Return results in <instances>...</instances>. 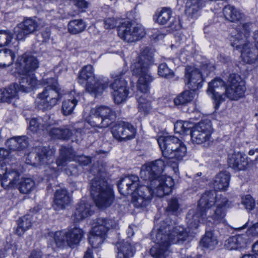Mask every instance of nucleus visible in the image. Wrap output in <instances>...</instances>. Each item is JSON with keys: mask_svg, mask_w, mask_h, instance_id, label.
<instances>
[{"mask_svg": "<svg viewBox=\"0 0 258 258\" xmlns=\"http://www.w3.org/2000/svg\"><path fill=\"white\" fill-rule=\"evenodd\" d=\"M118 35L123 41L128 43L140 40L145 35L144 28L128 21L122 23L117 28Z\"/></svg>", "mask_w": 258, "mask_h": 258, "instance_id": "13", "label": "nucleus"}, {"mask_svg": "<svg viewBox=\"0 0 258 258\" xmlns=\"http://www.w3.org/2000/svg\"><path fill=\"white\" fill-rule=\"evenodd\" d=\"M248 231L252 235L258 236V222L253 224L249 228Z\"/></svg>", "mask_w": 258, "mask_h": 258, "instance_id": "62", "label": "nucleus"}, {"mask_svg": "<svg viewBox=\"0 0 258 258\" xmlns=\"http://www.w3.org/2000/svg\"><path fill=\"white\" fill-rule=\"evenodd\" d=\"M39 64L37 58L28 53L19 56L16 62L17 69L24 74L33 73L39 67Z\"/></svg>", "mask_w": 258, "mask_h": 258, "instance_id": "20", "label": "nucleus"}, {"mask_svg": "<svg viewBox=\"0 0 258 258\" xmlns=\"http://www.w3.org/2000/svg\"><path fill=\"white\" fill-rule=\"evenodd\" d=\"M17 84L14 83L6 88L0 89V102H9L17 96Z\"/></svg>", "mask_w": 258, "mask_h": 258, "instance_id": "35", "label": "nucleus"}, {"mask_svg": "<svg viewBox=\"0 0 258 258\" xmlns=\"http://www.w3.org/2000/svg\"><path fill=\"white\" fill-rule=\"evenodd\" d=\"M185 77L189 89L195 92L203 86V79L201 72L196 68L188 66L185 69Z\"/></svg>", "mask_w": 258, "mask_h": 258, "instance_id": "22", "label": "nucleus"}, {"mask_svg": "<svg viewBox=\"0 0 258 258\" xmlns=\"http://www.w3.org/2000/svg\"><path fill=\"white\" fill-rule=\"evenodd\" d=\"M241 203L245 207L246 209L249 210H252L255 206V201L249 195L243 197L242 198Z\"/></svg>", "mask_w": 258, "mask_h": 258, "instance_id": "56", "label": "nucleus"}, {"mask_svg": "<svg viewBox=\"0 0 258 258\" xmlns=\"http://www.w3.org/2000/svg\"><path fill=\"white\" fill-rule=\"evenodd\" d=\"M32 216L26 215L20 218L17 221L18 226L15 230V233L18 236L22 235L27 230L32 226Z\"/></svg>", "mask_w": 258, "mask_h": 258, "instance_id": "37", "label": "nucleus"}, {"mask_svg": "<svg viewBox=\"0 0 258 258\" xmlns=\"http://www.w3.org/2000/svg\"><path fill=\"white\" fill-rule=\"evenodd\" d=\"M228 164L230 167L235 170H244L248 165L245 155L237 152L228 155Z\"/></svg>", "mask_w": 258, "mask_h": 258, "instance_id": "29", "label": "nucleus"}, {"mask_svg": "<svg viewBox=\"0 0 258 258\" xmlns=\"http://www.w3.org/2000/svg\"><path fill=\"white\" fill-rule=\"evenodd\" d=\"M224 197H217L216 192L215 190H209L203 194L200 200L199 201L197 207L201 209V210L207 211L210 209L213 206L216 204L217 206V201Z\"/></svg>", "mask_w": 258, "mask_h": 258, "instance_id": "26", "label": "nucleus"}, {"mask_svg": "<svg viewBox=\"0 0 258 258\" xmlns=\"http://www.w3.org/2000/svg\"><path fill=\"white\" fill-rule=\"evenodd\" d=\"M108 87L113 90L112 95L115 103H121L125 100L128 91L126 89V83L120 75H115L114 82L111 84L109 83Z\"/></svg>", "mask_w": 258, "mask_h": 258, "instance_id": "18", "label": "nucleus"}, {"mask_svg": "<svg viewBox=\"0 0 258 258\" xmlns=\"http://www.w3.org/2000/svg\"><path fill=\"white\" fill-rule=\"evenodd\" d=\"M252 23H245L239 25L235 30V32H232L230 37L231 45L236 49H239L242 46L241 55L242 58L246 63H253L256 61L258 58V50L253 47L247 42V39L249 37Z\"/></svg>", "mask_w": 258, "mask_h": 258, "instance_id": "5", "label": "nucleus"}, {"mask_svg": "<svg viewBox=\"0 0 258 258\" xmlns=\"http://www.w3.org/2000/svg\"><path fill=\"white\" fill-rule=\"evenodd\" d=\"M73 4L80 9H86L88 7V3L84 0H70Z\"/></svg>", "mask_w": 258, "mask_h": 258, "instance_id": "60", "label": "nucleus"}, {"mask_svg": "<svg viewBox=\"0 0 258 258\" xmlns=\"http://www.w3.org/2000/svg\"><path fill=\"white\" fill-rule=\"evenodd\" d=\"M13 34L9 30H0V47L8 45L11 42Z\"/></svg>", "mask_w": 258, "mask_h": 258, "instance_id": "50", "label": "nucleus"}, {"mask_svg": "<svg viewBox=\"0 0 258 258\" xmlns=\"http://www.w3.org/2000/svg\"><path fill=\"white\" fill-rule=\"evenodd\" d=\"M86 81L87 83L86 90L91 95L96 97L108 88L109 80L107 78H103L98 80L95 79L93 67L91 65L84 66L80 72L78 76V82L84 84Z\"/></svg>", "mask_w": 258, "mask_h": 258, "instance_id": "10", "label": "nucleus"}, {"mask_svg": "<svg viewBox=\"0 0 258 258\" xmlns=\"http://www.w3.org/2000/svg\"><path fill=\"white\" fill-rule=\"evenodd\" d=\"M167 218L163 221L157 229L154 239L155 245L150 249L151 255L155 258H165L168 254L171 244H180L184 241L188 233L183 228H173Z\"/></svg>", "mask_w": 258, "mask_h": 258, "instance_id": "2", "label": "nucleus"}, {"mask_svg": "<svg viewBox=\"0 0 258 258\" xmlns=\"http://www.w3.org/2000/svg\"><path fill=\"white\" fill-rule=\"evenodd\" d=\"M207 214L198 207L189 210L186 215V223L189 229H197L201 223L206 221Z\"/></svg>", "mask_w": 258, "mask_h": 258, "instance_id": "24", "label": "nucleus"}, {"mask_svg": "<svg viewBox=\"0 0 258 258\" xmlns=\"http://www.w3.org/2000/svg\"><path fill=\"white\" fill-rule=\"evenodd\" d=\"M218 244V240L212 231H206L204 236L201 241V244L208 248L214 249Z\"/></svg>", "mask_w": 258, "mask_h": 258, "instance_id": "40", "label": "nucleus"}, {"mask_svg": "<svg viewBox=\"0 0 258 258\" xmlns=\"http://www.w3.org/2000/svg\"><path fill=\"white\" fill-rule=\"evenodd\" d=\"M226 96L230 100H236L242 97L246 90L245 82L240 75L233 73L229 75Z\"/></svg>", "mask_w": 258, "mask_h": 258, "instance_id": "14", "label": "nucleus"}, {"mask_svg": "<svg viewBox=\"0 0 258 258\" xmlns=\"http://www.w3.org/2000/svg\"><path fill=\"white\" fill-rule=\"evenodd\" d=\"M157 142L164 158L181 160L186 154L185 146L177 137L161 136Z\"/></svg>", "mask_w": 258, "mask_h": 258, "instance_id": "9", "label": "nucleus"}, {"mask_svg": "<svg viewBox=\"0 0 258 258\" xmlns=\"http://www.w3.org/2000/svg\"><path fill=\"white\" fill-rule=\"evenodd\" d=\"M6 145L11 151H21L28 146V138L25 136L14 137L7 140Z\"/></svg>", "mask_w": 258, "mask_h": 258, "instance_id": "30", "label": "nucleus"}, {"mask_svg": "<svg viewBox=\"0 0 258 258\" xmlns=\"http://www.w3.org/2000/svg\"><path fill=\"white\" fill-rule=\"evenodd\" d=\"M14 35L17 41L23 40L25 39L29 33L26 32L25 28L20 26V24L17 25L14 30Z\"/></svg>", "mask_w": 258, "mask_h": 258, "instance_id": "54", "label": "nucleus"}, {"mask_svg": "<svg viewBox=\"0 0 258 258\" xmlns=\"http://www.w3.org/2000/svg\"><path fill=\"white\" fill-rule=\"evenodd\" d=\"M15 53L10 49H5L0 50V67L5 68L13 64Z\"/></svg>", "mask_w": 258, "mask_h": 258, "instance_id": "39", "label": "nucleus"}, {"mask_svg": "<svg viewBox=\"0 0 258 258\" xmlns=\"http://www.w3.org/2000/svg\"><path fill=\"white\" fill-rule=\"evenodd\" d=\"M225 19L231 22H235L242 19L243 14L235 7L227 6L223 10Z\"/></svg>", "mask_w": 258, "mask_h": 258, "instance_id": "38", "label": "nucleus"}, {"mask_svg": "<svg viewBox=\"0 0 258 258\" xmlns=\"http://www.w3.org/2000/svg\"><path fill=\"white\" fill-rule=\"evenodd\" d=\"M20 24V26L23 27L29 34L36 31L38 27V23L35 20L30 18L25 19Z\"/></svg>", "mask_w": 258, "mask_h": 258, "instance_id": "48", "label": "nucleus"}, {"mask_svg": "<svg viewBox=\"0 0 258 258\" xmlns=\"http://www.w3.org/2000/svg\"><path fill=\"white\" fill-rule=\"evenodd\" d=\"M192 123L188 121H177L174 124L175 131L180 134H187L192 130Z\"/></svg>", "mask_w": 258, "mask_h": 258, "instance_id": "46", "label": "nucleus"}, {"mask_svg": "<svg viewBox=\"0 0 258 258\" xmlns=\"http://www.w3.org/2000/svg\"><path fill=\"white\" fill-rule=\"evenodd\" d=\"M34 185V182L31 178H24L19 183L18 188L21 193L27 194L33 189Z\"/></svg>", "mask_w": 258, "mask_h": 258, "instance_id": "45", "label": "nucleus"}, {"mask_svg": "<svg viewBox=\"0 0 258 258\" xmlns=\"http://www.w3.org/2000/svg\"><path fill=\"white\" fill-rule=\"evenodd\" d=\"M53 157V153L48 148L37 146L35 148L34 152L28 155L27 162L34 165H45L52 162Z\"/></svg>", "mask_w": 258, "mask_h": 258, "instance_id": "16", "label": "nucleus"}, {"mask_svg": "<svg viewBox=\"0 0 258 258\" xmlns=\"http://www.w3.org/2000/svg\"><path fill=\"white\" fill-rule=\"evenodd\" d=\"M71 201V197L66 189H58L54 193L52 206L55 211H59L70 206Z\"/></svg>", "mask_w": 258, "mask_h": 258, "instance_id": "23", "label": "nucleus"}, {"mask_svg": "<svg viewBox=\"0 0 258 258\" xmlns=\"http://www.w3.org/2000/svg\"><path fill=\"white\" fill-rule=\"evenodd\" d=\"M164 168V161L157 159L143 166L140 172L141 178L147 181L151 188L156 189L158 197L169 194L174 185L171 177L162 174Z\"/></svg>", "mask_w": 258, "mask_h": 258, "instance_id": "3", "label": "nucleus"}, {"mask_svg": "<svg viewBox=\"0 0 258 258\" xmlns=\"http://www.w3.org/2000/svg\"><path fill=\"white\" fill-rule=\"evenodd\" d=\"M29 258H42V253L40 251L33 250L31 252Z\"/></svg>", "mask_w": 258, "mask_h": 258, "instance_id": "64", "label": "nucleus"}, {"mask_svg": "<svg viewBox=\"0 0 258 258\" xmlns=\"http://www.w3.org/2000/svg\"><path fill=\"white\" fill-rule=\"evenodd\" d=\"M226 89L225 82L219 78H216L209 83L207 92L212 94V97L216 102V108L227 97Z\"/></svg>", "mask_w": 258, "mask_h": 258, "instance_id": "17", "label": "nucleus"}, {"mask_svg": "<svg viewBox=\"0 0 258 258\" xmlns=\"http://www.w3.org/2000/svg\"><path fill=\"white\" fill-rule=\"evenodd\" d=\"M249 242L246 234L237 235L229 237L225 241L224 246L228 250H241L245 248Z\"/></svg>", "mask_w": 258, "mask_h": 258, "instance_id": "28", "label": "nucleus"}, {"mask_svg": "<svg viewBox=\"0 0 258 258\" xmlns=\"http://www.w3.org/2000/svg\"><path fill=\"white\" fill-rule=\"evenodd\" d=\"M135 252V248L130 243L125 242L122 243L118 247L117 258H130Z\"/></svg>", "mask_w": 258, "mask_h": 258, "instance_id": "41", "label": "nucleus"}, {"mask_svg": "<svg viewBox=\"0 0 258 258\" xmlns=\"http://www.w3.org/2000/svg\"><path fill=\"white\" fill-rule=\"evenodd\" d=\"M139 178L135 175H128L120 180L117 186L120 194L126 196L133 195L132 203L137 208H142L148 205L153 195H156V189L147 185L139 186Z\"/></svg>", "mask_w": 258, "mask_h": 258, "instance_id": "4", "label": "nucleus"}, {"mask_svg": "<svg viewBox=\"0 0 258 258\" xmlns=\"http://www.w3.org/2000/svg\"><path fill=\"white\" fill-rule=\"evenodd\" d=\"M59 154L69 161L74 157V152L71 147H61L59 150Z\"/></svg>", "mask_w": 258, "mask_h": 258, "instance_id": "55", "label": "nucleus"}, {"mask_svg": "<svg viewBox=\"0 0 258 258\" xmlns=\"http://www.w3.org/2000/svg\"><path fill=\"white\" fill-rule=\"evenodd\" d=\"M53 236L57 246L61 247L67 245V231H56L53 234Z\"/></svg>", "mask_w": 258, "mask_h": 258, "instance_id": "47", "label": "nucleus"}, {"mask_svg": "<svg viewBox=\"0 0 258 258\" xmlns=\"http://www.w3.org/2000/svg\"><path fill=\"white\" fill-rule=\"evenodd\" d=\"M212 127L210 121L200 122L193 126L190 131L192 143L202 144L208 142L211 139Z\"/></svg>", "mask_w": 258, "mask_h": 258, "instance_id": "15", "label": "nucleus"}, {"mask_svg": "<svg viewBox=\"0 0 258 258\" xmlns=\"http://www.w3.org/2000/svg\"><path fill=\"white\" fill-rule=\"evenodd\" d=\"M37 84V80L33 75L31 76L29 74H25L21 78L19 84H17L18 86L17 92L18 91L24 92H30Z\"/></svg>", "mask_w": 258, "mask_h": 258, "instance_id": "32", "label": "nucleus"}, {"mask_svg": "<svg viewBox=\"0 0 258 258\" xmlns=\"http://www.w3.org/2000/svg\"><path fill=\"white\" fill-rule=\"evenodd\" d=\"M158 73L160 77L167 79L173 78L175 76L174 72L165 62L159 65Z\"/></svg>", "mask_w": 258, "mask_h": 258, "instance_id": "49", "label": "nucleus"}, {"mask_svg": "<svg viewBox=\"0 0 258 258\" xmlns=\"http://www.w3.org/2000/svg\"><path fill=\"white\" fill-rule=\"evenodd\" d=\"M172 12L168 8H163L160 11H157L154 16V21L160 25L168 24V26L172 30H178L180 28L179 20L172 17Z\"/></svg>", "mask_w": 258, "mask_h": 258, "instance_id": "21", "label": "nucleus"}, {"mask_svg": "<svg viewBox=\"0 0 258 258\" xmlns=\"http://www.w3.org/2000/svg\"><path fill=\"white\" fill-rule=\"evenodd\" d=\"M81 229L74 228L67 231V245L72 247L78 245L83 236Z\"/></svg>", "mask_w": 258, "mask_h": 258, "instance_id": "34", "label": "nucleus"}, {"mask_svg": "<svg viewBox=\"0 0 258 258\" xmlns=\"http://www.w3.org/2000/svg\"><path fill=\"white\" fill-rule=\"evenodd\" d=\"M123 123L124 122H120L114 125L111 129L112 135L116 140L120 141L124 140V137H123Z\"/></svg>", "mask_w": 258, "mask_h": 258, "instance_id": "51", "label": "nucleus"}, {"mask_svg": "<svg viewBox=\"0 0 258 258\" xmlns=\"http://www.w3.org/2000/svg\"><path fill=\"white\" fill-rule=\"evenodd\" d=\"M229 201L226 198H222L217 201V206L213 213H211L209 218H211L216 224L225 222V217L226 214V208L228 207Z\"/></svg>", "mask_w": 258, "mask_h": 258, "instance_id": "25", "label": "nucleus"}, {"mask_svg": "<svg viewBox=\"0 0 258 258\" xmlns=\"http://www.w3.org/2000/svg\"><path fill=\"white\" fill-rule=\"evenodd\" d=\"M68 27L69 33L77 34L84 31L86 25L82 19H76L70 21L68 23Z\"/></svg>", "mask_w": 258, "mask_h": 258, "instance_id": "42", "label": "nucleus"}, {"mask_svg": "<svg viewBox=\"0 0 258 258\" xmlns=\"http://www.w3.org/2000/svg\"><path fill=\"white\" fill-rule=\"evenodd\" d=\"M195 94L196 92L191 90L184 91L175 97L174 99V103L176 105L185 104L194 99Z\"/></svg>", "mask_w": 258, "mask_h": 258, "instance_id": "43", "label": "nucleus"}, {"mask_svg": "<svg viewBox=\"0 0 258 258\" xmlns=\"http://www.w3.org/2000/svg\"><path fill=\"white\" fill-rule=\"evenodd\" d=\"M41 35L43 39V42H47L50 38V29L49 28H45L42 32Z\"/></svg>", "mask_w": 258, "mask_h": 258, "instance_id": "61", "label": "nucleus"}, {"mask_svg": "<svg viewBox=\"0 0 258 258\" xmlns=\"http://www.w3.org/2000/svg\"><path fill=\"white\" fill-rule=\"evenodd\" d=\"M68 161H69L68 159L64 158L62 155L59 154V156L55 161L57 168L58 169L49 166L48 169L45 170V174L47 176V180H50L51 179L54 180L56 179L58 176L59 170L61 169L62 168L66 166Z\"/></svg>", "mask_w": 258, "mask_h": 258, "instance_id": "33", "label": "nucleus"}, {"mask_svg": "<svg viewBox=\"0 0 258 258\" xmlns=\"http://www.w3.org/2000/svg\"><path fill=\"white\" fill-rule=\"evenodd\" d=\"M43 82L47 86L41 93L37 95L35 102V106L39 109L48 110L61 100V89L55 78L43 79Z\"/></svg>", "mask_w": 258, "mask_h": 258, "instance_id": "6", "label": "nucleus"}, {"mask_svg": "<svg viewBox=\"0 0 258 258\" xmlns=\"http://www.w3.org/2000/svg\"><path fill=\"white\" fill-rule=\"evenodd\" d=\"M117 24L116 20L113 18H109L105 20L104 22V27L106 29H113Z\"/></svg>", "mask_w": 258, "mask_h": 258, "instance_id": "58", "label": "nucleus"}, {"mask_svg": "<svg viewBox=\"0 0 258 258\" xmlns=\"http://www.w3.org/2000/svg\"><path fill=\"white\" fill-rule=\"evenodd\" d=\"M180 207V204L178 199L172 198L168 201V206L166 208V211L172 214H176Z\"/></svg>", "mask_w": 258, "mask_h": 258, "instance_id": "52", "label": "nucleus"}, {"mask_svg": "<svg viewBox=\"0 0 258 258\" xmlns=\"http://www.w3.org/2000/svg\"><path fill=\"white\" fill-rule=\"evenodd\" d=\"M66 174L69 176H77L79 174V170L75 164L69 165L64 170Z\"/></svg>", "mask_w": 258, "mask_h": 258, "instance_id": "57", "label": "nucleus"}, {"mask_svg": "<svg viewBox=\"0 0 258 258\" xmlns=\"http://www.w3.org/2000/svg\"><path fill=\"white\" fill-rule=\"evenodd\" d=\"M90 192L97 207L106 208L115 200L112 186L102 176L94 177L90 183Z\"/></svg>", "mask_w": 258, "mask_h": 258, "instance_id": "7", "label": "nucleus"}, {"mask_svg": "<svg viewBox=\"0 0 258 258\" xmlns=\"http://www.w3.org/2000/svg\"><path fill=\"white\" fill-rule=\"evenodd\" d=\"M54 123L55 121L49 115H45L32 118L29 122V128L33 133L46 131L52 138L58 139L68 140L72 136V131L66 126L52 128Z\"/></svg>", "mask_w": 258, "mask_h": 258, "instance_id": "8", "label": "nucleus"}, {"mask_svg": "<svg viewBox=\"0 0 258 258\" xmlns=\"http://www.w3.org/2000/svg\"><path fill=\"white\" fill-rule=\"evenodd\" d=\"M2 174L1 185L5 188L9 189L17 185V182L20 179V173L14 167L13 165L7 166L2 164Z\"/></svg>", "mask_w": 258, "mask_h": 258, "instance_id": "19", "label": "nucleus"}, {"mask_svg": "<svg viewBox=\"0 0 258 258\" xmlns=\"http://www.w3.org/2000/svg\"><path fill=\"white\" fill-rule=\"evenodd\" d=\"M115 112L106 106H100L91 109L88 122L93 127L105 128L115 120Z\"/></svg>", "mask_w": 258, "mask_h": 258, "instance_id": "11", "label": "nucleus"}, {"mask_svg": "<svg viewBox=\"0 0 258 258\" xmlns=\"http://www.w3.org/2000/svg\"><path fill=\"white\" fill-rule=\"evenodd\" d=\"M77 160L79 164L82 166H87L91 162V159L90 157L84 155L79 156Z\"/></svg>", "mask_w": 258, "mask_h": 258, "instance_id": "59", "label": "nucleus"}, {"mask_svg": "<svg viewBox=\"0 0 258 258\" xmlns=\"http://www.w3.org/2000/svg\"><path fill=\"white\" fill-rule=\"evenodd\" d=\"M91 205L85 199H82L76 205V210L72 215L75 223L78 222L90 216L92 214Z\"/></svg>", "mask_w": 258, "mask_h": 258, "instance_id": "27", "label": "nucleus"}, {"mask_svg": "<svg viewBox=\"0 0 258 258\" xmlns=\"http://www.w3.org/2000/svg\"><path fill=\"white\" fill-rule=\"evenodd\" d=\"M116 226L115 221L105 218H98L88 237L89 242L93 248H98L106 238L107 231Z\"/></svg>", "mask_w": 258, "mask_h": 258, "instance_id": "12", "label": "nucleus"}, {"mask_svg": "<svg viewBox=\"0 0 258 258\" xmlns=\"http://www.w3.org/2000/svg\"><path fill=\"white\" fill-rule=\"evenodd\" d=\"M230 175L227 171H223L216 175L213 180V187L216 190H226L229 186Z\"/></svg>", "mask_w": 258, "mask_h": 258, "instance_id": "31", "label": "nucleus"}, {"mask_svg": "<svg viewBox=\"0 0 258 258\" xmlns=\"http://www.w3.org/2000/svg\"><path fill=\"white\" fill-rule=\"evenodd\" d=\"M202 0H187L185 10L186 15L191 18H196L202 9Z\"/></svg>", "mask_w": 258, "mask_h": 258, "instance_id": "36", "label": "nucleus"}, {"mask_svg": "<svg viewBox=\"0 0 258 258\" xmlns=\"http://www.w3.org/2000/svg\"><path fill=\"white\" fill-rule=\"evenodd\" d=\"M136 129L134 126L128 122L123 123V137L124 139H132L135 137Z\"/></svg>", "mask_w": 258, "mask_h": 258, "instance_id": "53", "label": "nucleus"}, {"mask_svg": "<svg viewBox=\"0 0 258 258\" xmlns=\"http://www.w3.org/2000/svg\"><path fill=\"white\" fill-rule=\"evenodd\" d=\"M154 57L153 50L149 47L143 49L132 65L133 75L139 77L136 94L138 108L140 112L148 113L151 109V103L147 99L146 93L149 90V84L154 80L149 71L150 65Z\"/></svg>", "mask_w": 258, "mask_h": 258, "instance_id": "1", "label": "nucleus"}, {"mask_svg": "<svg viewBox=\"0 0 258 258\" xmlns=\"http://www.w3.org/2000/svg\"><path fill=\"white\" fill-rule=\"evenodd\" d=\"M10 152L4 148H0V161L6 159L9 156Z\"/></svg>", "mask_w": 258, "mask_h": 258, "instance_id": "63", "label": "nucleus"}, {"mask_svg": "<svg viewBox=\"0 0 258 258\" xmlns=\"http://www.w3.org/2000/svg\"><path fill=\"white\" fill-rule=\"evenodd\" d=\"M78 102V100L75 98L73 99H68L62 102L61 111L65 116L71 114Z\"/></svg>", "mask_w": 258, "mask_h": 258, "instance_id": "44", "label": "nucleus"}]
</instances>
